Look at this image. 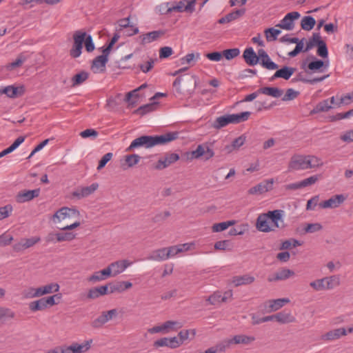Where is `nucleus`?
<instances>
[{
    "instance_id": "nucleus-53",
    "label": "nucleus",
    "mask_w": 353,
    "mask_h": 353,
    "mask_svg": "<svg viewBox=\"0 0 353 353\" xmlns=\"http://www.w3.org/2000/svg\"><path fill=\"white\" fill-rule=\"evenodd\" d=\"M42 287L45 294L58 292L60 289V286L57 283H50Z\"/></svg>"
},
{
    "instance_id": "nucleus-51",
    "label": "nucleus",
    "mask_w": 353,
    "mask_h": 353,
    "mask_svg": "<svg viewBox=\"0 0 353 353\" xmlns=\"http://www.w3.org/2000/svg\"><path fill=\"white\" fill-rule=\"evenodd\" d=\"M234 224V221H228L225 222H221L215 223L212 225V230L214 232H222L226 230L229 226Z\"/></svg>"
},
{
    "instance_id": "nucleus-55",
    "label": "nucleus",
    "mask_w": 353,
    "mask_h": 353,
    "mask_svg": "<svg viewBox=\"0 0 353 353\" xmlns=\"http://www.w3.org/2000/svg\"><path fill=\"white\" fill-rule=\"evenodd\" d=\"M44 299L45 305L46 308L49 306H52L58 304L59 301H56V299L60 301L61 299V294H56L54 295L48 296L46 298H43Z\"/></svg>"
},
{
    "instance_id": "nucleus-22",
    "label": "nucleus",
    "mask_w": 353,
    "mask_h": 353,
    "mask_svg": "<svg viewBox=\"0 0 353 353\" xmlns=\"http://www.w3.org/2000/svg\"><path fill=\"white\" fill-rule=\"evenodd\" d=\"M164 34L165 31L163 30H154L140 35L139 39H140V43L141 45H145L147 43L157 41L159 39V38L164 35Z\"/></svg>"
},
{
    "instance_id": "nucleus-10",
    "label": "nucleus",
    "mask_w": 353,
    "mask_h": 353,
    "mask_svg": "<svg viewBox=\"0 0 353 353\" xmlns=\"http://www.w3.org/2000/svg\"><path fill=\"white\" fill-rule=\"evenodd\" d=\"M179 159V155L178 154L166 153L158 160L157 163L154 165V168L157 170H162L174 163Z\"/></svg>"
},
{
    "instance_id": "nucleus-19",
    "label": "nucleus",
    "mask_w": 353,
    "mask_h": 353,
    "mask_svg": "<svg viewBox=\"0 0 353 353\" xmlns=\"http://www.w3.org/2000/svg\"><path fill=\"white\" fill-rule=\"evenodd\" d=\"M92 343V339L85 341L81 344H79L77 343H73L70 345L66 346L67 352H68V353H85L90 349Z\"/></svg>"
},
{
    "instance_id": "nucleus-58",
    "label": "nucleus",
    "mask_w": 353,
    "mask_h": 353,
    "mask_svg": "<svg viewBox=\"0 0 353 353\" xmlns=\"http://www.w3.org/2000/svg\"><path fill=\"white\" fill-rule=\"evenodd\" d=\"M199 57V53H196V54L194 53H189L181 58V61L182 64H191L192 62H195L196 60H198Z\"/></svg>"
},
{
    "instance_id": "nucleus-32",
    "label": "nucleus",
    "mask_w": 353,
    "mask_h": 353,
    "mask_svg": "<svg viewBox=\"0 0 353 353\" xmlns=\"http://www.w3.org/2000/svg\"><path fill=\"white\" fill-rule=\"evenodd\" d=\"M259 92L274 98H279L283 94V90L276 87H263L259 89Z\"/></svg>"
},
{
    "instance_id": "nucleus-44",
    "label": "nucleus",
    "mask_w": 353,
    "mask_h": 353,
    "mask_svg": "<svg viewBox=\"0 0 353 353\" xmlns=\"http://www.w3.org/2000/svg\"><path fill=\"white\" fill-rule=\"evenodd\" d=\"M322 39L319 33H314L312 37L306 43L303 52H307L321 42Z\"/></svg>"
},
{
    "instance_id": "nucleus-29",
    "label": "nucleus",
    "mask_w": 353,
    "mask_h": 353,
    "mask_svg": "<svg viewBox=\"0 0 353 353\" xmlns=\"http://www.w3.org/2000/svg\"><path fill=\"white\" fill-rule=\"evenodd\" d=\"M24 93L23 86L16 87L13 85L3 87V94L10 98H16Z\"/></svg>"
},
{
    "instance_id": "nucleus-12",
    "label": "nucleus",
    "mask_w": 353,
    "mask_h": 353,
    "mask_svg": "<svg viewBox=\"0 0 353 353\" xmlns=\"http://www.w3.org/2000/svg\"><path fill=\"white\" fill-rule=\"evenodd\" d=\"M300 16L298 12H289L276 26L285 30H292L294 28V20L298 19Z\"/></svg>"
},
{
    "instance_id": "nucleus-57",
    "label": "nucleus",
    "mask_w": 353,
    "mask_h": 353,
    "mask_svg": "<svg viewBox=\"0 0 353 353\" xmlns=\"http://www.w3.org/2000/svg\"><path fill=\"white\" fill-rule=\"evenodd\" d=\"M240 54V50L238 48L227 49L223 51V56L228 60L232 59Z\"/></svg>"
},
{
    "instance_id": "nucleus-39",
    "label": "nucleus",
    "mask_w": 353,
    "mask_h": 353,
    "mask_svg": "<svg viewBox=\"0 0 353 353\" xmlns=\"http://www.w3.org/2000/svg\"><path fill=\"white\" fill-rule=\"evenodd\" d=\"M332 108V106L330 105L329 99H325L317 103L316 105L314 108V109L311 110L310 114H314L319 112H327Z\"/></svg>"
},
{
    "instance_id": "nucleus-62",
    "label": "nucleus",
    "mask_w": 353,
    "mask_h": 353,
    "mask_svg": "<svg viewBox=\"0 0 353 353\" xmlns=\"http://www.w3.org/2000/svg\"><path fill=\"white\" fill-rule=\"evenodd\" d=\"M325 280L324 278L321 279H317L314 281L310 283V285L316 291L325 290Z\"/></svg>"
},
{
    "instance_id": "nucleus-26",
    "label": "nucleus",
    "mask_w": 353,
    "mask_h": 353,
    "mask_svg": "<svg viewBox=\"0 0 353 353\" xmlns=\"http://www.w3.org/2000/svg\"><path fill=\"white\" fill-rule=\"evenodd\" d=\"M147 259L154 261H163L168 260L167 248H162L153 250L147 257Z\"/></svg>"
},
{
    "instance_id": "nucleus-1",
    "label": "nucleus",
    "mask_w": 353,
    "mask_h": 353,
    "mask_svg": "<svg viewBox=\"0 0 353 353\" xmlns=\"http://www.w3.org/2000/svg\"><path fill=\"white\" fill-rule=\"evenodd\" d=\"M284 215L285 212L282 210L260 214L256 219V228L265 233L275 231L276 229H283L285 227Z\"/></svg>"
},
{
    "instance_id": "nucleus-23",
    "label": "nucleus",
    "mask_w": 353,
    "mask_h": 353,
    "mask_svg": "<svg viewBox=\"0 0 353 353\" xmlns=\"http://www.w3.org/2000/svg\"><path fill=\"white\" fill-rule=\"evenodd\" d=\"M108 61V58L105 56H98L93 59L91 69L94 73H102L105 71V65Z\"/></svg>"
},
{
    "instance_id": "nucleus-7",
    "label": "nucleus",
    "mask_w": 353,
    "mask_h": 353,
    "mask_svg": "<svg viewBox=\"0 0 353 353\" xmlns=\"http://www.w3.org/2000/svg\"><path fill=\"white\" fill-rule=\"evenodd\" d=\"M80 213L77 210L68 207H63L54 213L52 220L54 223H57L66 219H78Z\"/></svg>"
},
{
    "instance_id": "nucleus-33",
    "label": "nucleus",
    "mask_w": 353,
    "mask_h": 353,
    "mask_svg": "<svg viewBox=\"0 0 353 353\" xmlns=\"http://www.w3.org/2000/svg\"><path fill=\"white\" fill-rule=\"evenodd\" d=\"M109 272H107L106 268L103 269L100 271L94 272L88 279V281L92 283H95L99 281H102L109 278Z\"/></svg>"
},
{
    "instance_id": "nucleus-45",
    "label": "nucleus",
    "mask_w": 353,
    "mask_h": 353,
    "mask_svg": "<svg viewBox=\"0 0 353 353\" xmlns=\"http://www.w3.org/2000/svg\"><path fill=\"white\" fill-rule=\"evenodd\" d=\"M316 21L311 16H305L303 17L301 22L302 29L304 30H311L315 26Z\"/></svg>"
},
{
    "instance_id": "nucleus-34",
    "label": "nucleus",
    "mask_w": 353,
    "mask_h": 353,
    "mask_svg": "<svg viewBox=\"0 0 353 353\" xmlns=\"http://www.w3.org/2000/svg\"><path fill=\"white\" fill-rule=\"evenodd\" d=\"M163 324V334L176 331L183 327V324L177 321H167Z\"/></svg>"
},
{
    "instance_id": "nucleus-16",
    "label": "nucleus",
    "mask_w": 353,
    "mask_h": 353,
    "mask_svg": "<svg viewBox=\"0 0 353 353\" xmlns=\"http://www.w3.org/2000/svg\"><path fill=\"white\" fill-rule=\"evenodd\" d=\"M99 188L97 183H93L90 186L79 187L72 192V196L81 199L93 194Z\"/></svg>"
},
{
    "instance_id": "nucleus-31",
    "label": "nucleus",
    "mask_w": 353,
    "mask_h": 353,
    "mask_svg": "<svg viewBox=\"0 0 353 353\" xmlns=\"http://www.w3.org/2000/svg\"><path fill=\"white\" fill-rule=\"evenodd\" d=\"M232 344L235 345H250L253 343L256 338L254 336H248L245 334H237L234 335L232 338H231Z\"/></svg>"
},
{
    "instance_id": "nucleus-49",
    "label": "nucleus",
    "mask_w": 353,
    "mask_h": 353,
    "mask_svg": "<svg viewBox=\"0 0 353 353\" xmlns=\"http://www.w3.org/2000/svg\"><path fill=\"white\" fill-rule=\"evenodd\" d=\"M196 330L195 329H191V330H183L179 332L178 336L179 340L181 341V345L183 343V342L189 339V336L192 335V339H193L196 335Z\"/></svg>"
},
{
    "instance_id": "nucleus-43",
    "label": "nucleus",
    "mask_w": 353,
    "mask_h": 353,
    "mask_svg": "<svg viewBox=\"0 0 353 353\" xmlns=\"http://www.w3.org/2000/svg\"><path fill=\"white\" fill-rule=\"evenodd\" d=\"M157 105L158 103L156 102L145 104L144 105L140 106L138 109H137L134 111V113L144 115L148 112L154 111L157 108Z\"/></svg>"
},
{
    "instance_id": "nucleus-52",
    "label": "nucleus",
    "mask_w": 353,
    "mask_h": 353,
    "mask_svg": "<svg viewBox=\"0 0 353 353\" xmlns=\"http://www.w3.org/2000/svg\"><path fill=\"white\" fill-rule=\"evenodd\" d=\"M323 226L319 223H307L305 224L303 230L305 233H314L321 230Z\"/></svg>"
},
{
    "instance_id": "nucleus-37",
    "label": "nucleus",
    "mask_w": 353,
    "mask_h": 353,
    "mask_svg": "<svg viewBox=\"0 0 353 353\" xmlns=\"http://www.w3.org/2000/svg\"><path fill=\"white\" fill-rule=\"evenodd\" d=\"M89 77V73L86 71H81L72 78V85L78 86L84 83Z\"/></svg>"
},
{
    "instance_id": "nucleus-42",
    "label": "nucleus",
    "mask_w": 353,
    "mask_h": 353,
    "mask_svg": "<svg viewBox=\"0 0 353 353\" xmlns=\"http://www.w3.org/2000/svg\"><path fill=\"white\" fill-rule=\"evenodd\" d=\"M27 60V56L23 53L20 54L14 61H12L6 65L7 70H12L21 65Z\"/></svg>"
},
{
    "instance_id": "nucleus-4",
    "label": "nucleus",
    "mask_w": 353,
    "mask_h": 353,
    "mask_svg": "<svg viewBox=\"0 0 353 353\" xmlns=\"http://www.w3.org/2000/svg\"><path fill=\"white\" fill-rule=\"evenodd\" d=\"M212 146L213 143L210 142H204L198 145L196 150L191 152V158L203 159L204 161L210 160L215 154Z\"/></svg>"
},
{
    "instance_id": "nucleus-14",
    "label": "nucleus",
    "mask_w": 353,
    "mask_h": 353,
    "mask_svg": "<svg viewBox=\"0 0 353 353\" xmlns=\"http://www.w3.org/2000/svg\"><path fill=\"white\" fill-rule=\"evenodd\" d=\"M346 198L343 194H336L329 199L321 202L319 205L323 209L336 208L339 207L345 201Z\"/></svg>"
},
{
    "instance_id": "nucleus-17",
    "label": "nucleus",
    "mask_w": 353,
    "mask_h": 353,
    "mask_svg": "<svg viewBox=\"0 0 353 353\" xmlns=\"http://www.w3.org/2000/svg\"><path fill=\"white\" fill-rule=\"evenodd\" d=\"M290 302L288 298L270 299L265 303V307L269 312H276L282 308L285 304Z\"/></svg>"
},
{
    "instance_id": "nucleus-30",
    "label": "nucleus",
    "mask_w": 353,
    "mask_h": 353,
    "mask_svg": "<svg viewBox=\"0 0 353 353\" xmlns=\"http://www.w3.org/2000/svg\"><path fill=\"white\" fill-rule=\"evenodd\" d=\"M255 281V278L250 274L236 276L232 278V283L237 287L243 285H250Z\"/></svg>"
},
{
    "instance_id": "nucleus-35",
    "label": "nucleus",
    "mask_w": 353,
    "mask_h": 353,
    "mask_svg": "<svg viewBox=\"0 0 353 353\" xmlns=\"http://www.w3.org/2000/svg\"><path fill=\"white\" fill-rule=\"evenodd\" d=\"M245 9L236 10L234 12H230V13L228 14L227 15H225V17L221 18L218 21V22L221 24L229 23L232 21L236 19L239 17L245 14Z\"/></svg>"
},
{
    "instance_id": "nucleus-13",
    "label": "nucleus",
    "mask_w": 353,
    "mask_h": 353,
    "mask_svg": "<svg viewBox=\"0 0 353 353\" xmlns=\"http://www.w3.org/2000/svg\"><path fill=\"white\" fill-rule=\"evenodd\" d=\"M295 273L293 270L288 269L286 268H283L278 270L272 275L269 276L268 278V282H277L281 281H285L291 277L294 276Z\"/></svg>"
},
{
    "instance_id": "nucleus-41",
    "label": "nucleus",
    "mask_w": 353,
    "mask_h": 353,
    "mask_svg": "<svg viewBox=\"0 0 353 353\" xmlns=\"http://www.w3.org/2000/svg\"><path fill=\"white\" fill-rule=\"evenodd\" d=\"M325 290H332L340 285V276L339 275H333L329 277H325Z\"/></svg>"
},
{
    "instance_id": "nucleus-20",
    "label": "nucleus",
    "mask_w": 353,
    "mask_h": 353,
    "mask_svg": "<svg viewBox=\"0 0 353 353\" xmlns=\"http://www.w3.org/2000/svg\"><path fill=\"white\" fill-rule=\"evenodd\" d=\"M258 54L260 63L263 68L270 70L278 69L279 65L270 59L269 55L264 50H259L258 51Z\"/></svg>"
},
{
    "instance_id": "nucleus-48",
    "label": "nucleus",
    "mask_w": 353,
    "mask_h": 353,
    "mask_svg": "<svg viewBox=\"0 0 353 353\" xmlns=\"http://www.w3.org/2000/svg\"><path fill=\"white\" fill-rule=\"evenodd\" d=\"M229 125L226 115L217 117L212 124V127L216 130H219Z\"/></svg>"
},
{
    "instance_id": "nucleus-9",
    "label": "nucleus",
    "mask_w": 353,
    "mask_h": 353,
    "mask_svg": "<svg viewBox=\"0 0 353 353\" xmlns=\"http://www.w3.org/2000/svg\"><path fill=\"white\" fill-rule=\"evenodd\" d=\"M117 314V309L104 311L92 322V326L94 328L101 327L104 324L116 317Z\"/></svg>"
},
{
    "instance_id": "nucleus-25",
    "label": "nucleus",
    "mask_w": 353,
    "mask_h": 353,
    "mask_svg": "<svg viewBox=\"0 0 353 353\" xmlns=\"http://www.w3.org/2000/svg\"><path fill=\"white\" fill-rule=\"evenodd\" d=\"M109 294L108 285H101L96 288H90L87 294V298L88 299H96L99 296H104Z\"/></svg>"
},
{
    "instance_id": "nucleus-3",
    "label": "nucleus",
    "mask_w": 353,
    "mask_h": 353,
    "mask_svg": "<svg viewBox=\"0 0 353 353\" xmlns=\"http://www.w3.org/2000/svg\"><path fill=\"white\" fill-rule=\"evenodd\" d=\"M322 160L314 155H293L288 164L290 171L304 170L322 166Z\"/></svg>"
},
{
    "instance_id": "nucleus-28",
    "label": "nucleus",
    "mask_w": 353,
    "mask_h": 353,
    "mask_svg": "<svg viewBox=\"0 0 353 353\" xmlns=\"http://www.w3.org/2000/svg\"><path fill=\"white\" fill-rule=\"evenodd\" d=\"M243 59L249 65H254L259 61V58L255 53L252 48H246L243 54Z\"/></svg>"
},
{
    "instance_id": "nucleus-59",
    "label": "nucleus",
    "mask_w": 353,
    "mask_h": 353,
    "mask_svg": "<svg viewBox=\"0 0 353 353\" xmlns=\"http://www.w3.org/2000/svg\"><path fill=\"white\" fill-rule=\"evenodd\" d=\"M319 43V44L317 45V54L322 58H327L328 56V50L325 42L322 40L321 42Z\"/></svg>"
},
{
    "instance_id": "nucleus-38",
    "label": "nucleus",
    "mask_w": 353,
    "mask_h": 353,
    "mask_svg": "<svg viewBox=\"0 0 353 353\" xmlns=\"http://www.w3.org/2000/svg\"><path fill=\"white\" fill-rule=\"evenodd\" d=\"M139 95L137 90H132L128 92L125 95V101L128 103V108H134L139 101Z\"/></svg>"
},
{
    "instance_id": "nucleus-46",
    "label": "nucleus",
    "mask_w": 353,
    "mask_h": 353,
    "mask_svg": "<svg viewBox=\"0 0 353 353\" xmlns=\"http://www.w3.org/2000/svg\"><path fill=\"white\" fill-rule=\"evenodd\" d=\"M281 31L274 28H270L264 31L266 40L268 41H273L276 40L277 37L281 34Z\"/></svg>"
},
{
    "instance_id": "nucleus-11",
    "label": "nucleus",
    "mask_w": 353,
    "mask_h": 353,
    "mask_svg": "<svg viewBox=\"0 0 353 353\" xmlns=\"http://www.w3.org/2000/svg\"><path fill=\"white\" fill-rule=\"evenodd\" d=\"M274 183V181L273 179L264 180L255 186L250 188L248 192L251 195L262 194L272 190Z\"/></svg>"
},
{
    "instance_id": "nucleus-21",
    "label": "nucleus",
    "mask_w": 353,
    "mask_h": 353,
    "mask_svg": "<svg viewBox=\"0 0 353 353\" xmlns=\"http://www.w3.org/2000/svg\"><path fill=\"white\" fill-rule=\"evenodd\" d=\"M39 192V189L21 191L16 196V201L19 203L30 201L37 197Z\"/></svg>"
},
{
    "instance_id": "nucleus-18",
    "label": "nucleus",
    "mask_w": 353,
    "mask_h": 353,
    "mask_svg": "<svg viewBox=\"0 0 353 353\" xmlns=\"http://www.w3.org/2000/svg\"><path fill=\"white\" fill-rule=\"evenodd\" d=\"M347 335L346 328L339 327L325 333L321 336V339L325 341H333Z\"/></svg>"
},
{
    "instance_id": "nucleus-6",
    "label": "nucleus",
    "mask_w": 353,
    "mask_h": 353,
    "mask_svg": "<svg viewBox=\"0 0 353 353\" xmlns=\"http://www.w3.org/2000/svg\"><path fill=\"white\" fill-rule=\"evenodd\" d=\"M87 33L83 30H77L73 34V45L70 50V55L72 58L80 57L82 52L83 43L86 39Z\"/></svg>"
},
{
    "instance_id": "nucleus-64",
    "label": "nucleus",
    "mask_w": 353,
    "mask_h": 353,
    "mask_svg": "<svg viewBox=\"0 0 353 353\" xmlns=\"http://www.w3.org/2000/svg\"><path fill=\"white\" fill-rule=\"evenodd\" d=\"M232 345V341L231 339H228L226 340H224L223 341L218 343L216 345L215 350L217 352H225L228 348L230 347V345Z\"/></svg>"
},
{
    "instance_id": "nucleus-40",
    "label": "nucleus",
    "mask_w": 353,
    "mask_h": 353,
    "mask_svg": "<svg viewBox=\"0 0 353 353\" xmlns=\"http://www.w3.org/2000/svg\"><path fill=\"white\" fill-rule=\"evenodd\" d=\"M132 284L130 281H120L117 283L115 285L111 287V290L109 293L114 292H123L130 288H132Z\"/></svg>"
},
{
    "instance_id": "nucleus-60",
    "label": "nucleus",
    "mask_w": 353,
    "mask_h": 353,
    "mask_svg": "<svg viewBox=\"0 0 353 353\" xmlns=\"http://www.w3.org/2000/svg\"><path fill=\"white\" fill-rule=\"evenodd\" d=\"M299 94V92L294 90L292 88H289L286 90L285 95L283 97V101H292L296 99Z\"/></svg>"
},
{
    "instance_id": "nucleus-47",
    "label": "nucleus",
    "mask_w": 353,
    "mask_h": 353,
    "mask_svg": "<svg viewBox=\"0 0 353 353\" xmlns=\"http://www.w3.org/2000/svg\"><path fill=\"white\" fill-rule=\"evenodd\" d=\"M76 235L73 232H57V241L59 242L71 241L76 238Z\"/></svg>"
},
{
    "instance_id": "nucleus-24",
    "label": "nucleus",
    "mask_w": 353,
    "mask_h": 353,
    "mask_svg": "<svg viewBox=\"0 0 353 353\" xmlns=\"http://www.w3.org/2000/svg\"><path fill=\"white\" fill-rule=\"evenodd\" d=\"M295 68L288 66H284L282 68L277 70L276 72L270 79V81H274L277 78H283L285 80H288L294 74Z\"/></svg>"
},
{
    "instance_id": "nucleus-61",
    "label": "nucleus",
    "mask_w": 353,
    "mask_h": 353,
    "mask_svg": "<svg viewBox=\"0 0 353 353\" xmlns=\"http://www.w3.org/2000/svg\"><path fill=\"white\" fill-rule=\"evenodd\" d=\"M319 178H320L319 175H313V176H311L307 179H305L301 181L300 182H301V188H303L307 186L312 185L314 184L316 182H317L319 181Z\"/></svg>"
},
{
    "instance_id": "nucleus-15",
    "label": "nucleus",
    "mask_w": 353,
    "mask_h": 353,
    "mask_svg": "<svg viewBox=\"0 0 353 353\" xmlns=\"http://www.w3.org/2000/svg\"><path fill=\"white\" fill-rule=\"evenodd\" d=\"M194 246V243H185L183 244H179L167 247V254L168 259L172 258L178 255L179 254L190 250Z\"/></svg>"
},
{
    "instance_id": "nucleus-36",
    "label": "nucleus",
    "mask_w": 353,
    "mask_h": 353,
    "mask_svg": "<svg viewBox=\"0 0 353 353\" xmlns=\"http://www.w3.org/2000/svg\"><path fill=\"white\" fill-rule=\"evenodd\" d=\"M276 321L281 324L294 323L295 317L290 312H281L275 314Z\"/></svg>"
},
{
    "instance_id": "nucleus-8",
    "label": "nucleus",
    "mask_w": 353,
    "mask_h": 353,
    "mask_svg": "<svg viewBox=\"0 0 353 353\" xmlns=\"http://www.w3.org/2000/svg\"><path fill=\"white\" fill-rule=\"evenodd\" d=\"M132 264L128 260H119L111 263L107 268V272H109V276L114 277L118 274L123 272Z\"/></svg>"
},
{
    "instance_id": "nucleus-2",
    "label": "nucleus",
    "mask_w": 353,
    "mask_h": 353,
    "mask_svg": "<svg viewBox=\"0 0 353 353\" xmlns=\"http://www.w3.org/2000/svg\"><path fill=\"white\" fill-rule=\"evenodd\" d=\"M178 137L179 132H171L157 136H141L133 140L126 151L130 152L139 147L149 148L155 145H165L176 139Z\"/></svg>"
},
{
    "instance_id": "nucleus-50",
    "label": "nucleus",
    "mask_w": 353,
    "mask_h": 353,
    "mask_svg": "<svg viewBox=\"0 0 353 353\" xmlns=\"http://www.w3.org/2000/svg\"><path fill=\"white\" fill-rule=\"evenodd\" d=\"M29 308L32 312L43 310L46 308L44 299L43 298L32 301L29 304Z\"/></svg>"
},
{
    "instance_id": "nucleus-5",
    "label": "nucleus",
    "mask_w": 353,
    "mask_h": 353,
    "mask_svg": "<svg viewBox=\"0 0 353 353\" xmlns=\"http://www.w3.org/2000/svg\"><path fill=\"white\" fill-rule=\"evenodd\" d=\"M196 0H181L171 3L170 7L168 8L163 14H169L172 12L192 13L195 10Z\"/></svg>"
},
{
    "instance_id": "nucleus-63",
    "label": "nucleus",
    "mask_w": 353,
    "mask_h": 353,
    "mask_svg": "<svg viewBox=\"0 0 353 353\" xmlns=\"http://www.w3.org/2000/svg\"><path fill=\"white\" fill-rule=\"evenodd\" d=\"M301 243L296 239H289L283 241L281 244V250L290 249L292 247L300 246Z\"/></svg>"
},
{
    "instance_id": "nucleus-56",
    "label": "nucleus",
    "mask_w": 353,
    "mask_h": 353,
    "mask_svg": "<svg viewBox=\"0 0 353 353\" xmlns=\"http://www.w3.org/2000/svg\"><path fill=\"white\" fill-rule=\"evenodd\" d=\"M13 236L8 232H4L0 235V247L9 245L13 241Z\"/></svg>"
},
{
    "instance_id": "nucleus-27",
    "label": "nucleus",
    "mask_w": 353,
    "mask_h": 353,
    "mask_svg": "<svg viewBox=\"0 0 353 353\" xmlns=\"http://www.w3.org/2000/svg\"><path fill=\"white\" fill-rule=\"evenodd\" d=\"M250 114V112L246 111L238 114H231L225 115L227 117L229 124H236L247 121L249 119Z\"/></svg>"
},
{
    "instance_id": "nucleus-54",
    "label": "nucleus",
    "mask_w": 353,
    "mask_h": 353,
    "mask_svg": "<svg viewBox=\"0 0 353 353\" xmlns=\"http://www.w3.org/2000/svg\"><path fill=\"white\" fill-rule=\"evenodd\" d=\"M221 298H222L221 292L217 291V292H214L210 296H208V298L206 299V301H208L211 305H216L221 303H223Z\"/></svg>"
}]
</instances>
